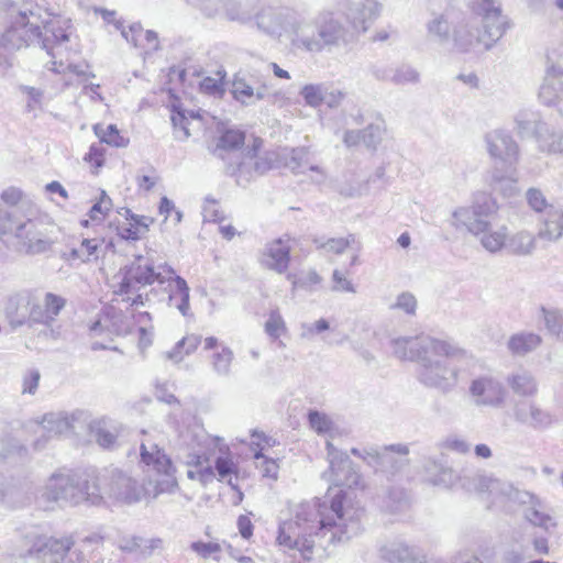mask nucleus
<instances>
[{
	"label": "nucleus",
	"mask_w": 563,
	"mask_h": 563,
	"mask_svg": "<svg viewBox=\"0 0 563 563\" xmlns=\"http://www.w3.org/2000/svg\"><path fill=\"white\" fill-rule=\"evenodd\" d=\"M363 509L352 506L340 490L330 503L317 498L296 506L294 517L279 523L277 544L309 562L322 550L347 542L361 531Z\"/></svg>",
	"instance_id": "f257e3e1"
},
{
	"label": "nucleus",
	"mask_w": 563,
	"mask_h": 563,
	"mask_svg": "<svg viewBox=\"0 0 563 563\" xmlns=\"http://www.w3.org/2000/svg\"><path fill=\"white\" fill-rule=\"evenodd\" d=\"M14 2L10 11H3L9 20V25L0 36V47L7 49H20L34 42L41 43L47 55L56 58L63 55L68 41V32L63 27L57 18L35 5L30 10H20L13 15Z\"/></svg>",
	"instance_id": "f03ea898"
},
{
	"label": "nucleus",
	"mask_w": 563,
	"mask_h": 563,
	"mask_svg": "<svg viewBox=\"0 0 563 563\" xmlns=\"http://www.w3.org/2000/svg\"><path fill=\"white\" fill-rule=\"evenodd\" d=\"M14 239V247L25 255H38L54 244L51 223L35 203H25L11 213L0 210V238Z\"/></svg>",
	"instance_id": "7ed1b4c3"
},
{
	"label": "nucleus",
	"mask_w": 563,
	"mask_h": 563,
	"mask_svg": "<svg viewBox=\"0 0 563 563\" xmlns=\"http://www.w3.org/2000/svg\"><path fill=\"white\" fill-rule=\"evenodd\" d=\"M473 12L481 19L483 32L471 20H463L453 26L451 43L454 51L466 53L483 47L492 48L509 27L506 15L503 14L498 0H477L473 4Z\"/></svg>",
	"instance_id": "20e7f679"
},
{
	"label": "nucleus",
	"mask_w": 563,
	"mask_h": 563,
	"mask_svg": "<svg viewBox=\"0 0 563 563\" xmlns=\"http://www.w3.org/2000/svg\"><path fill=\"white\" fill-rule=\"evenodd\" d=\"M43 497L76 506L82 503L101 505L103 495L97 478L81 473H54L47 479Z\"/></svg>",
	"instance_id": "39448f33"
},
{
	"label": "nucleus",
	"mask_w": 563,
	"mask_h": 563,
	"mask_svg": "<svg viewBox=\"0 0 563 563\" xmlns=\"http://www.w3.org/2000/svg\"><path fill=\"white\" fill-rule=\"evenodd\" d=\"M454 349L453 354L427 353L421 358L417 368V379L428 388L441 393L452 391L459 384L461 366L460 363L468 358L467 352L459 345L449 341Z\"/></svg>",
	"instance_id": "423d86ee"
},
{
	"label": "nucleus",
	"mask_w": 563,
	"mask_h": 563,
	"mask_svg": "<svg viewBox=\"0 0 563 563\" xmlns=\"http://www.w3.org/2000/svg\"><path fill=\"white\" fill-rule=\"evenodd\" d=\"M463 487L467 490H476L478 493H487L492 498V504L496 506H504L508 500H520L527 503L529 506L525 508L526 519L533 526H539L545 530L554 526L552 518L545 512L544 506L529 493H520L515 489L510 484L503 483L498 479L490 478L484 475H476L472 483H463Z\"/></svg>",
	"instance_id": "0eeeda50"
},
{
	"label": "nucleus",
	"mask_w": 563,
	"mask_h": 563,
	"mask_svg": "<svg viewBox=\"0 0 563 563\" xmlns=\"http://www.w3.org/2000/svg\"><path fill=\"white\" fill-rule=\"evenodd\" d=\"M173 271L174 268L166 263L155 266L148 257L137 255L130 265L123 268V278L115 292L119 295L136 294L135 297H128L125 300H131L132 306H143L144 298L137 294L139 290L154 283L164 285L168 282Z\"/></svg>",
	"instance_id": "6e6552de"
},
{
	"label": "nucleus",
	"mask_w": 563,
	"mask_h": 563,
	"mask_svg": "<svg viewBox=\"0 0 563 563\" xmlns=\"http://www.w3.org/2000/svg\"><path fill=\"white\" fill-rule=\"evenodd\" d=\"M347 42L349 30L332 11H321L313 21H310L307 35H301L298 40L301 52L312 54L345 45Z\"/></svg>",
	"instance_id": "1a4fd4ad"
},
{
	"label": "nucleus",
	"mask_w": 563,
	"mask_h": 563,
	"mask_svg": "<svg viewBox=\"0 0 563 563\" xmlns=\"http://www.w3.org/2000/svg\"><path fill=\"white\" fill-rule=\"evenodd\" d=\"M140 456L143 470L152 479L151 493L154 497L173 494L178 488L172 460L155 442L150 439L142 441Z\"/></svg>",
	"instance_id": "9d476101"
},
{
	"label": "nucleus",
	"mask_w": 563,
	"mask_h": 563,
	"mask_svg": "<svg viewBox=\"0 0 563 563\" xmlns=\"http://www.w3.org/2000/svg\"><path fill=\"white\" fill-rule=\"evenodd\" d=\"M390 346L395 356L404 361H416L418 365L427 353H444L450 355L455 351L449 345V341L427 334L398 336L390 341Z\"/></svg>",
	"instance_id": "9b49d317"
},
{
	"label": "nucleus",
	"mask_w": 563,
	"mask_h": 563,
	"mask_svg": "<svg viewBox=\"0 0 563 563\" xmlns=\"http://www.w3.org/2000/svg\"><path fill=\"white\" fill-rule=\"evenodd\" d=\"M515 129L521 139L534 137L541 151L549 153L562 152L561 135L554 134L549 126L539 119L538 113L520 111L515 118Z\"/></svg>",
	"instance_id": "f8f14e48"
},
{
	"label": "nucleus",
	"mask_w": 563,
	"mask_h": 563,
	"mask_svg": "<svg viewBox=\"0 0 563 563\" xmlns=\"http://www.w3.org/2000/svg\"><path fill=\"white\" fill-rule=\"evenodd\" d=\"M562 49L558 44L545 52L544 78L539 90L541 102L548 107H555L561 101L563 92Z\"/></svg>",
	"instance_id": "ddd939ff"
},
{
	"label": "nucleus",
	"mask_w": 563,
	"mask_h": 563,
	"mask_svg": "<svg viewBox=\"0 0 563 563\" xmlns=\"http://www.w3.org/2000/svg\"><path fill=\"white\" fill-rule=\"evenodd\" d=\"M88 419V411L81 409H76L70 412L58 411L45 413L41 424L43 432L48 435H43L35 440L34 448L36 450L44 449L48 439L73 432L77 427L86 424Z\"/></svg>",
	"instance_id": "4468645a"
},
{
	"label": "nucleus",
	"mask_w": 563,
	"mask_h": 563,
	"mask_svg": "<svg viewBox=\"0 0 563 563\" xmlns=\"http://www.w3.org/2000/svg\"><path fill=\"white\" fill-rule=\"evenodd\" d=\"M351 453L365 461L376 472L395 473L406 463L409 453L407 444H393L383 450L377 448H353Z\"/></svg>",
	"instance_id": "2eb2a0df"
},
{
	"label": "nucleus",
	"mask_w": 563,
	"mask_h": 563,
	"mask_svg": "<svg viewBox=\"0 0 563 563\" xmlns=\"http://www.w3.org/2000/svg\"><path fill=\"white\" fill-rule=\"evenodd\" d=\"M468 395L476 407L501 408L507 390L498 377L487 373L472 378Z\"/></svg>",
	"instance_id": "dca6fc26"
},
{
	"label": "nucleus",
	"mask_w": 563,
	"mask_h": 563,
	"mask_svg": "<svg viewBox=\"0 0 563 563\" xmlns=\"http://www.w3.org/2000/svg\"><path fill=\"white\" fill-rule=\"evenodd\" d=\"M497 205L490 197H484L483 201L476 200L470 207H460L452 213V225L460 230L466 229L472 235L479 234L486 228V220L495 213Z\"/></svg>",
	"instance_id": "f3484780"
},
{
	"label": "nucleus",
	"mask_w": 563,
	"mask_h": 563,
	"mask_svg": "<svg viewBox=\"0 0 563 563\" xmlns=\"http://www.w3.org/2000/svg\"><path fill=\"white\" fill-rule=\"evenodd\" d=\"M40 299V291L35 288H25L9 294L3 301V313L13 328L36 324L31 320V307Z\"/></svg>",
	"instance_id": "a211bd4d"
},
{
	"label": "nucleus",
	"mask_w": 563,
	"mask_h": 563,
	"mask_svg": "<svg viewBox=\"0 0 563 563\" xmlns=\"http://www.w3.org/2000/svg\"><path fill=\"white\" fill-rule=\"evenodd\" d=\"M485 150L495 162L514 166L519 162L520 148L512 135L504 129H494L484 135Z\"/></svg>",
	"instance_id": "6ab92c4d"
},
{
	"label": "nucleus",
	"mask_w": 563,
	"mask_h": 563,
	"mask_svg": "<svg viewBox=\"0 0 563 563\" xmlns=\"http://www.w3.org/2000/svg\"><path fill=\"white\" fill-rule=\"evenodd\" d=\"M325 446L329 461V472H325L323 476L335 486H358L361 483V475L354 470L353 463L346 453L338 450L330 440L327 441Z\"/></svg>",
	"instance_id": "aec40b11"
},
{
	"label": "nucleus",
	"mask_w": 563,
	"mask_h": 563,
	"mask_svg": "<svg viewBox=\"0 0 563 563\" xmlns=\"http://www.w3.org/2000/svg\"><path fill=\"white\" fill-rule=\"evenodd\" d=\"M152 479H148L146 484L139 485L132 477L122 473L121 471H114L108 483L107 494L110 498L122 500L125 503H135L142 498L155 499L151 493Z\"/></svg>",
	"instance_id": "412c9836"
},
{
	"label": "nucleus",
	"mask_w": 563,
	"mask_h": 563,
	"mask_svg": "<svg viewBox=\"0 0 563 563\" xmlns=\"http://www.w3.org/2000/svg\"><path fill=\"white\" fill-rule=\"evenodd\" d=\"M380 13L377 0H345L342 14L357 32H366Z\"/></svg>",
	"instance_id": "4be33fe9"
},
{
	"label": "nucleus",
	"mask_w": 563,
	"mask_h": 563,
	"mask_svg": "<svg viewBox=\"0 0 563 563\" xmlns=\"http://www.w3.org/2000/svg\"><path fill=\"white\" fill-rule=\"evenodd\" d=\"M299 95L305 103L313 109L322 104L335 109L341 106L346 96L343 90L334 88L329 82L306 84L301 87Z\"/></svg>",
	"instance_id": "5701e85b"
},
{
	"label": "nucleus",
	"mask_w": 563,
	"mask_h": 563,
	"mask_svg": "<svg viewBox=\"0 0 563 563\" xmlns=\"http://www.w3.org/2000/svg\"><path fill=\"white\" fill-rule=\"evenodd\" d=\"M386 132V123L380 115H375L362 130H346L343 143L347 147L363 144L367 148L376 150Z\"/></svg>",
	"instance_id": "b1692460"
},
{
	"label": "nucleus",
	"mask_w": 563,
	"mask_h": 563,
	"mask_svg": "<svg viewBox=\"0 0 563 563\" xmlns=\"http://www.w3.org/2000/svg\"><path fill=\"white\" fill-rule=\"evenodd\" d=\"M310 20L307 10L301 7L284 5V35H288L291 46L301 52L299 37L307 35Z\"/></svg>",
	"instance_id": "393cba45"
},
{
	"label": "nucleus",
	"mask_w": 563,
	"mask_h": 563,
	"mask_svg": "<svg viewBox=\"0 0 563 563\" xmlns=\"http://www.w3.org/2000/svg\"><path fill=\"white\" fill-rule=\"evenodd\" d=\"M289 239L279 238L267 243L261 256V263L266 268L283 274L290 262Z\"/></svg>",
	"instance_id": "a878e982"
},
{
	"label": "nucleus",
	"mask_w": 563,
	"mask_h": 563,
	"mask_svg": "<svg viewBox=\"0 0 563 563\" xmlns=\"http://www.w3.org/2000/svg\"><path fill=\"white\" fill-rule=\"evenodd\" d=\"M231 93L233 99L242 106H254L256 102L269 96V87L266 82L252 84L244 77L235 76Z\"/></svg>",
	"instance_id": "bb28decb"
},
{
	"label": "nucleus",
	"mask_w": 563,
	"mask_h": 563,
	"mask_svg": "<svg viewBox=\"0 0 563 563\" xmlns=\"http://www.w3.org/2000/svg\"><path fill=\"white\" fill-rule=\"evenodd\" d=\"M38 300L31 307V320L43 325H51L67 303L66 298L51 291L44 294L43 306Z\"/></svg>",
	"instance_id": "cd10ccee"
},
{
	"label": "nucleus",
	"mask_w": 563,
	"mask_h": 563,
	"mask_svg": "<svg viewBox=\"0 0 563 563\" xmlns=\"http://www.w3.org/2000/svg\"><path fill=\"white\" fill-rule=\"evenodd\" d=\"M70 538H41L35 543V556L40 563H60L64 554L71 549Z\"/></svg>",
	"instance_id": "c85d7f7f"
},
{
	"label": "nucleus",
	"mask_w": 563,
	"mask_h": 563,
	"mask_svg": "<svg viewBox=\"0 0 563 563\" xmlns=\"http://www.w3.org/2000/svg\"><path fill=\"white\" fill-rule=\"evenodd\" d=\"M514 418L517 422L532 427L544 428L551 424V416L530 401H517L514 406Z\"/></svg>",
	"instance_id": "c756f323"
},
{
	"label": "nucleus",
	"mask_w": 563,
	"mask_h": 563,
	"mask_svg": "<svg viewBox=\"0 0 563 563\" xmlns=\"http://www.w3.org/2000/svg\"><path fill=\"white\" fill-rule=\"evenodd\" d=\"M255 22L260 30L274 35H284V5H263L255 14Z\"/></svg>",
	"instance_id": "7c9ffc66"
},
{
	"label": "nucleus",
	"mask_w": 563,
	"mask_h": 563,
	"mask_svg": "<svg viewBox=\"0 0 563 563\" xmlns=\"http://www.w3.org/2000/svg\"><path fill=\"white\" fill-rule=\"evenodd\" d=\"M221 10L231 21L247 22L252 19L255 20V14L258 12L260 0H220Z\"/></svg>",
	"instance_id": "2f4dec72"
},
{
	"label": "nucleus",
	"mask_w": 563,
	"mask_h": 563,
	"mask_svg": "<svg viewBox=\"0 0 563 563\" xmlns=\"http://www.w3.org/2000/svg\"><path fill=\"white\" fill-rule=\"evenodd\" d=\"M508 233L509 230L506 225L493 228L492 223L486 220V228L475 236L485 251L497 254L507 247Z\"/></svg>",
	"instance_id": "473e14b6"
},
{
	"label": "nucleus",
	"mask_w": 563,
	"mask_h": 563,
	"mask_svg": "<svg viewBox=\"0 0 563 563\" xmlns=\"http://www.w3.org/2000/svg\"><path fill=\"white\" fill-rule=\"evenodd\" d=\"M380 553L386 563H416L419 558L417 548L400 540L384 545Z\"/></svg>",
	"instance_id": "72a5a7b5"
},
{
	"label": "nucleus",
	"mask_w": 563,
	"mask_h": 563,
	"mask_svg": "<svg viewBox=\"0 0 563 563\" xmlns=\"http://www.w3.org/2000/svg\"><path fill=\"white\" fill-rule=\"evenodd\" d=\"M89 427L96 442L104 449L112 448L124 430L122 424L109 419L93 421Z\"/></svg>",
	"instance_id": "f704fd0d"
},
{
	"label": "nucleus",
	"mask_w": 563,
	"mask_h": 563,
	"mask_svg": "<svg viewBox=\"0 0 563 563\" xmlns=\"http://www.w3.org/2000/svg\"><path fill=\"white\" fill-rule=\"evenodd\" d=\"M542 343V338L529 331H520L510 335L507 341L508 351L515 356H525L536 351Z\"/></svg>",
	"instance_id": "c9c22d12"
},
{
	"label": "nucleus",
	"mask_w": 563,
	"mask_h": 563,
	"mask_svg": "<svg viewBox=\"0 0 563 563\" xmlns=\"http://www.w3.org/2000/svg\"><path fill=\"white\" fill-rule=\"evenodd\" d=\"M168 286H177V294L167 296V305L170 308H176L183 316H188L190 310V289L187 285V282L176 275L175 271L170 273L168 282H166Z\"/></svg>",
	"instance_id": "e433bc0d"
},
{
	"label": "nucleus",
	"mask_w": 563,
	"mask_h": 563,
	"mask_svg": "<svg viewBox=\"0 0 563 563\" xmlns=\"http://www.w3.org/2000/svg\"><path fill=\"white\" fill-rule=\"evenodd\" d=\"M427 35L441 46L451 43L453 27L446 14H435L426 23Z\"/></svg>",
	"instance_id": "4c0bfd02"
},
{
	"label": "nucleus",
	"mask_w": 563,
	"mask_h": 563,
	"mask_svg": "<svg viewBox=\"0 0 563 563\" xmlns=\"http://www.w3.org/2000/svg\"><path fill=\"white\" fill-rule=\"evenodd\" d=\"M172 123L175 129V136L180 141H185L190 136V125L192 121H200V114L197 111H186L179 106L173 104Z\"/></svg>",
	"instance_id": "58836bf2"
},
{
	"label": "nucleus",
	"mask_w": 563,
	"mask_h": 563,
	"mask_svg": "<svg viewBox=\"0 0 563 563\" xmlns=\"http://www.w3.org/2000/svg\"><path fill=\"white\" fill-rule=\"evenodd\" d=\"M511 390L520 396H533L538 391V384L533 375L526 369H518L506 378Z\"/></svg>",
	"instance_id": "ea45409f"
},
{
	"label": "nucleus",
	"mask_w": 563,
	"mask_h": 563,
	"mask_svg": "<svg viewBox=\"0 0 563 563\" xmlns=\"http://www.w3.org/2000/svg\"><path fill=\"white\" fill-rule=\"evenodd\" d=\"M537 246V238L528 230H520L511 235L508 234L507 250L510 254L528 256L533 253Z\"/></svg>",
	"instance_id": "a19ab883"
},
{
	"label": "nucleus",
	"mask_w": 563,
	"mask_h": 563,
	"mask_svg": "<svg viewBox=\"0 0 563 563\" xmlns=\"http://www.w3.org/2000/svg\"><path fill=\"white\" fill-rule=\"evenodd\" d=\"M101 242L97 239H84L78 247H73L68 253H64L62 257L65 261H80L88 263L99 257V247Z\"/></svg>",
	"instance_id": "79ce46f5"
},
{
	"label": "nucleus",
	"mask_w": 563,
	"mask_h": 563,
	"mask_svg": "<svg viewBox=\"0 0 563 563\" xmlns=\"http://www.w3.org/2000/svg\"><path fill=\"white\" fill-rule=\"evenodd\" d=\"M563 234V212L556 209L549 212L543 221V227L539 230L538 236L542 240L554 242Z\"/></svg>",
	"instance_id": "37998d69"
},
{
	"label": "nucleus",
	"mask_w": 563,
	"mask_h": 563,
	"mask_svg": "<svg viewBox=\"0 0 563 563\" xmlns=\"http://www.w3.org/2000/svg\"><path fill=\"white\" fill-rule=\"evenodd\" d=\"M201 343V336L188 334L178 341L175 346L165 353V357L174 363H179L185 356L194 353Z\"/></svg>",
	"instance_id": "c03bdc74"
},
{
	"label": "nucleus",
	"mask_w": 563,
	"mask_h": 563,
	"mask_svg": "<svg viewBox=\"0 0 563 563\" xmlns=\"http://www.w3.org/2000/svg\"><path fill=\"white\" fill-rule=\"evenodd\" d=\"M23 501L22 486L18 485L13 478L0 475V503L14 507Z\"/></svg>",
	"instance_id": "a18cd8bd"
},
{
	"label": "nucleus",
	"mask_w": 563,
	"mask_h": 563,
	"mask_svg": "<svg viewBox=\"0 0 563 563\" xmlns=\"http://www.w3.org/2000/svg\"><path fill=\"white\" fill-rule=\"evenodd\" d=\"M25 203H34L21 189L9 187L0 195V210L11 213Z\"/></svg>",
	"instance_id": "49530a36"
},
{
	"label": "nucleus",
	"mask_w": 563,
	"mask_h": 563,
	"mask_svg": "<svg viewBox=\"0 0 563 563\" xmlns=\"http://www.w3.org/2000/svg\"><path fill=\"white\" fill-rule=\"evenodd\" d=\"M93 132L101 143L115 147H125L129 144V139L122 136L114 124L103 125L98 123L93 125Z\"/></svg>",
	"instance_id": "de8ad7c7"
},
{
	"label": "nucleus",
	"mask_w": 563,
	"mask_h": 563,
	"mask_svg": "<svg viewBox=\"0 0 563 563\" xmlns=\"http://www.w3.org/2000/svg\"><path fill=\"white\" fill-rule=\"evenodd\" d=\"M427 479L433 485L448 486L452 483L453 471L435 461H428L424 464Z\"/></svg>",
	"instance_id": "09e8293b"
},
{
	"label": "nucleus",
	"mask_w": 563,
	"mask_h": 563,
	"mask_svg": "<svg viewBox=\"0 0 563 563\" xmlns=\"http://www.w3.org/2000/svg\"><path fill=\"white\" fill-rule=\"evenodd\" d=\"M308 421L310 428L319 435H327L330 439L334 437L336 428L332 419L327 413L311 410L308 413Z\"/></svg>",
	"instance_id": "8fccbe9b"
},
{
	"label": "nucleus",
	"mask_w": 563,
	"mask_h": 563,
	"mask_svg": "<svg viewBox=\"0 0 563 563\" xmlns=\"http://www.w3.org/2000/svg\"><path fill=\"white\" fill-rule=\"evenodd\" d=\"M214 471L218 481L227 482L229 485H232L233 478H238L239 466L229 455L218 456L214 461Z\"/></svg>",
	"instance_id": "3c124183"
},
{
	"label": "nucleus",
	"mask_w": 563,
	"mask_h": 563,
	"mask_svg": "<svg viewBox=\"0 0 563 563\" xmlns=\"http://www.w3.org/2000/svg\"><path fill=\"white\" fill-rule=\"evenodd\" d=\"M421 76L417 68L411 65L402 64L396 67L393 71L390 80L395 85H418Z\"/></svg>",
	"instance_id": "603ef678"
},
{
	"label": "nucleus",
	"mask_w": 563,
	"mask_h": 563,
	"mask_svg": "<svg viewBox=\"0 0 563 563\" xmlns=\"http://www.w3.org/2000/svg\"><path fill=\"white\" fill-rule=\"evenodd\" d=\"M233 358V351L229 346H222L221 351L213 353L211 357L212 369L220 376H228Z\"/></svg>",
	"instance_id": "864d4df0"
},
{
	"label": "nucleus",
	"mask_w": 563,
	"mask_h": 563,
	"mask_svg": "<svg viewBox=\"0 0 563 563\" xmlns=\"http://www.w3.org/2000/svg\"><path fill=\"white\" fill-rule=\"evenodd\" d=\"M526 200L528 206L538 213L544 212L545 214H549V212L556 210L548 202L544 194L538 188H529L526 192Z\"/></svg>",
	"instance_id": "5fc2aeb1"
},
{
	"label": "nucleus",
	"mask_w": 563,
	"mask_h": 563,
	"mask_svg": "<svg viewBox=\"0 0 563 563\" xmlns=\"http://www.w3.org/2000/svg\"><path fill=\"white\" fill-rule=\"evenodd\" d=\"M287 164L295 174H307L309 165H312L313 162L308 150L299 147L291 151V155Z\"/></svg>",
	"instance_id": "6e6d98bb"
},
{
	"label": "nucleus",
	"mask_w": 563,
	"mask_h": 563,
	"mask_svg": "<svg viewBox=\"0 0 563 563\" xmlns=\"http://www.w3.org/2000/svg\"><path fill=\"white\" fill-rule=\"evenodd\" d=\"M68 42L69 40L65 43L66 49H64L63 55L57 56L56 58L52 57V60L49 62L51 66L48 67V69L57 74H64L67 70H69L74 74L85 76L86 73L80 68V66L67 63L69 55Z\"/></svg>",
	"instance_id": "4d7b16f0"
},
{
	"label": "nucleus",
	"mask_w": 563,
	"mask_h": 563,
	"mask_svg": "<svg viewBox=\"0 0 563 563\" xmlns=\"http://www.w3.org/2000/svg\"><path fill=\"white\" fill-rule=\"evenodd\" d=\"M245 141V134L244 132L240 130H227L222 135L219 137L218 144H217V151H233L239 148L241 145L244 144Z\"/></svg>",
	"instance_id": "13d9d810"
},
{
	"label": "nucleus",
	"mask_w": 563,
	"mask_h": 563,
	"mask_svg": "<svg viewBox=\"0 0 563 563\" xmlns=\"http://www.w3.org/2000/svg\"><path fill=\"white\" fill-rule=\"evenodd\" d=\"M418 308V301L413 294L409 291H402L397 295L395 301L389 306L391 310H399L405 314L412 317L416 314Z\"/></svg>",
	"instance_id": "bf43d9fd"
},
{
	"label": "nucleus",
	"mask_w": 563,
	"mask_h": 563,
	"mask_svg": "<svg viewBox=\"0 0 563 563\" xmlns=\"http://www.w3.org/2000/svg\"><path fill=\"white\" fill-rule=\"evenodd\" d=\"M190 549L205 560L213 559L216 561H220L222 544L213 541H196L190 544Z\"/></svg>",
	"instance_id": "052dcab7"
},
{
	"label": "nucleus",
	"mask_w": 563,
	"mask_h": 563,
	"mask_svg": "<svg viewBox=\"0 0 563 563\" xmlns=\"http://www.w3.org/2000/svg\"><path fill=\"white\" fill-rule=\"evenodd\" d=\"M287 331L286 323L278 310L271 311L265 322V332L272 340H278Z\"/></svg>",
	"instance_id": "680f3d73"
},
{
	"label": "nucleus",
	"mask_w": 563,
	"mask_h": 563,
	"mask_svg": "<svg viewBox=\"0 0 563 563\" xmlns=\"http://www.w3.org/2000/svg\"><path fill=\"white\" fill-rule=\"evenodd\" d=\"M253 158H252V150H249L245 154H243V157L241 162L238 164L236 168L234 169V175L236 177V181L240 185H245L253 179Z\"/></svg>",
	"instance_id": "e2e57ef3"
},
{
	"label": "nucleus",
	"mask_w": 563,
	"mask_h": 563,
	"mask_svg": "<svg viewBox=\"0 0 563 563\" xmlns=\"http://www.w3.org/2000/svg\"><path fill=\"white\" fill-rule=\"evenodd\" d=\"M115 29L121 32L122 37L126 42L139 48V45H141V38H143V34L145 32L141 23H133L126 29L122 21H115Z\"/></svg>",
	"instance_id": "0e129e2a"
},
{
	"label": "nucleus",
	"mask_w": 563,
	"mask_h": 563,
	"mask_svg": "<svg viewBox=\"0 0 563 563\" xmlns=\"http://www.w3.org/2000/svg\"><path fill=\"white\" fill-rule=\"evenodd\" d=\"M26 449L15 441L0 440V463L14 460L15 457H24Z\"/></svg>",
	"instance_id": "69168bd1"
},
{
	"label": "nucleus",
	"mask_w": 563,
	"mask_h": 563,
	"mask_svg": "<svg viewBox=\"0 0 563 563\" xmlns=\"http://www.w3.org/2000/svg\"><path fill=\"white\" fill-rule=\"evenodd\" d=\"M287 278L291 280L294 290L300 288L308 291L314 290V287L319 285L322 280V278L316 271H309L298 278L289 274Z\"/></svg>",
	"instance_id": "338daca9"
},
{
	"label": "nucleus",
	"mask_w": 563,
	"mask_h": 563,
	"mask_svg": "<svg viewBox=\"0 0 563 563\" xmlns=\"http://www.w3.org/2000/svg\"><path fill=\"white\" fill-rule=\"evenodd\" d=\"M385 507L391 514L406 510L409 507V499L407 494L401 489L390 492L385 501Z\"/></svg>",
	"instance_id": "774afa93"
}]
</instances>
